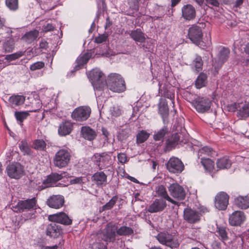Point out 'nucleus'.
<instances>
[{"label": "nucleus", "instance_id": "7c9ffc66", "mask_svg": "<svg viewBox=\"0 0 249 249\" xmlns=\"http://www.w3.org/2000/svg\"><path fill=\"white\" fill-rule=\"evenodd\" d=\"M25 52L23 51H18L15 53H13L10 54H8L5 55L4 57V60H5V62L2 63L3 65L0 66L1 67H6V66L10 65L11 64V62L14 60H15L17 59H18L22 56L24 55Z\"/></svg>", "mask_w": 249, "mask_h": 249}, {"label": "nucleus", "instance_id": "13d9d810", "mask_svg": "<svg viewBox=\"0 0 249 249\" xmlns=\"http://www.w3.org/2000/svg\"><path fill=\"white\" fill-rule=\"evenodd\" d=\"M45 66L44 63L42 61L35 62L30 65V69L32 71L40 70Z\"/></svg>", "mask_w": 249, "mask_h": 249}, {"label": "nucleus", "instance_id": "6ab92c4d", "mask_svg": "<svg viewBox=\"0 0 249 249\" xmlns=\"http://www.w3.org/2000/svg\"><path fill=\"white\" fill-rule=\"evenodd\" d=\"M181 17L185 20H191L196 17V10L195 8L190 4L184 5L181 8Z\"/></svg>", "mask_w": 249, "mask_h": 249}, {"label": "nucleus", "instance_id": "4468645a", "mask_svg": "<svg viewBox=\"0 0 249 249\" xmlns=\"http://www.w3.org/2000/svg\"><path fill=\"white\" fill-rule=\"evenodd\" d=\"M229 196L227 193L221 192L215 197L214 206L219 210L226 209L229 204Z\"/></svg>", "mask_w": 249, "mask_h": 249}, {"label": "nucleus", "instance_id": "e433bc0d", "mask_svg": "<svg viewBox=\"0 0 249 249\" xmlns=\"http://www.w3.org/2000/svg\"><path fill=\"white\" fill-rule=\"evenodd\" d=\"M159 112L161 116L163 124H166L169 115V109L166 103H163L159 106Z\"/></svg>", "mask_w": 249, "mask_h": 249}, {"label": "nucleus", "instance_id": "ddd939ff", "mask_svg": "<svg viewBox=\"0 0 249 249\" xmlns=\"http://www.w3.org/2000/svg\"><path fill=\"white\" fill-rule=\"evenodd\" d=\"M167 207V203L163 198H156L146 208L147 212L156 213L163 211Z\"/></svg>", "mask_w": 249, "mask_h": 249}, {"label": "nucleus", "instance_id": "052dcab7", "mask_svg": "<svg viewBox=\"0 0 249 249\" xmlns=\"http://www.w3.org/2000/svg\"><path fill=\"white\" fill-rule=\"evenodd\" d=\"M107 38V36L105 34L99 35L94 39V42L97 44H100L105 42Z\"/></svg>", "mask_w": 249, "mask_h": 249}, {"label": "nucleus", "instance_id": "4d7b16f0", "mask_svg": "<svg viewBox=\"0 0 249 249\" xmlns=\"http://www.w3.org/2000/svg\"><path fill=\"white\" fill-rule=\"evenodd\" d=\"M110 111L112 116H119L122 114V110L118 106H114L110 107Z\"/></svg>", "mask_w": 249, "mask_h": 249}, {"label": "nucleus", "instance_id": "58836bf2", "mask_svg": "<svg viewBox=\"0 0 249 249\" xmlns=\"http://www.w3.org/2000/svg\"><path fill=\"white\" fill-rule=\"evenodd\" d=\"M29 115V112L27 111H16L14 113V116L18 124L21 126L23 125V121L26 120Z\"/></svg>", "mask_w": 249, "mask_h": 249}, {"label": "nucleus", "instance_id": "b1692460", "mask_svg": "<svg viewBox=\"0 0 249 249\" xmlns=\"http://www.w3.org/2000/svg\"><path fill=\"white\" fill-rule=\"evenodd\" d=\"M246 216L242 211H235L229 217V223L231 226H240L245 220Z\"/></svg>", "mask_w": 249, "mask_h": 249}, {"label": "nucleus", "instance_id": "1a4fd4ad", "mask_svg": "<svg viewBox=\"0 0 249 249\" xmlns=\"http://www.w3.org/2000/svg\"><path fill=\"white\" fill-rule=\"evenodd\" d=\"M91 109L88 106H82L76 108L71 113V118L76 121H84L90 116Z\"/></svg>", "mask_w": 249, "mask_h": 249}, {"label": "nucleus", "instance_id": "09e8293b", "mask_svg": "<svg viewBox=\"0 0 249 249\" xmlns=\"http://www.w3.org/2000/svg\"><path fill=\"white\" fill-rule=\"evenodd\" d=\"M130 129L129 128L121 129L117 136L118 140L122 142L125 141L130 135Z\"/></svg>", "mask_w": 249, "mask_h": 249}, {"label": "nucleus", "instance_id": "f704fd0d", "mask_svg": "<svg viewBox=\"0 0 249 249\" xmlns=\"http://www.w3.org/2000/svg\"><path fill=\"white\" fill-rule=\"evenodd\" d=\"M200 162L206 171H212L214 167V162L208 157H201Z\"/></svg>", "mask_w": 249, "mask_h": 249}, {"label": "nucleus", "instance_id": "0eeeda50", "mask_svg": "<svg viewBox=\"0 0 249 249\" xmlns=\"http://www.w3.org/2000/svg\"><path fill=\"white\" fill-rule=\"evenodd\" d=\"M196 142L192 143L189 145V148L191 151L197 152L198 159L201 157H214L217 155L216 152L212 147L208 146H205L201 148H199L198 145H196Z\"/></svg>", "mask_w": 249, "mask_h": 249}, {"label": "nucleus", "instance_id": "f8f14e48", "mask_svg": "<svg viewBox=\"0 0 249 249\" xmlns=\"http://www.w3.org/2000/svg\"><path fill=\"white\" fill-rule=\"evenodd\" d=\"M200 217V213L191 208H186L183 211L184 219L189 223L194 224L197 223L199 221Z\"/></svg>", "mask_w": 249, "mask_h": 249}, {"label": "nucleus", "instance_id": "603ef678", "mask_svg": "<svg viewBox=\"0 0 249 249\" xmlns=\"http://www.w3.org/2000/svg\"><path fill=\"white\" fill-rule=\"evenodd\" d=\"M149 137V134L144 130L140 131L136 136L137 143H142L146 141Z\"/></svg>", "mask_w": 249, "mask_h": 249}, {"label": "nucleus", "instance_id": "72a5a7b5", "mask_svg": "<svg viewBox=\"0 0 249 249\" xmlns=\"http://www.w3.org/2000/svg\"><path fill=\"white\" fill-rule=\"evenodd\" d=\"M230 53V49L225 47H223L220 50L218 55V61L220 67L228 60Z\"/></svg>", "mask_w": 249, "mask_h": 249}, {"label": "nucleus", "instance_id": "cd10ccee", "mask_svg": "<svg viewBox=\"0 0 249 249\" xmlns=\"http://www.w3.org/2000/svg\"><path fill=\"white\" fill-rule=\"evenodd\" d=\"M81 134L85 139L90 141L95 139L97 136L95 131L87 126L81 127Z\"/></svg>", "mask_w": 249, "mask_h": 249}, {"label": "nucleus", "instance_id": "393cba45", "mask_svg": "<svg viewBox=\"0 0 249 249\" xmlns=\"http://www.w3.org/2000/svg\"><path fill=\"white\" fill-rule=\"evenodd\" d=\"M155 192L156 193V196L160 197V198H163L164 200H168L172 204L178 205V202L172 199L168 195L165 187L162 185H160L157 186L155 188Z\"/></svg>", "mask_w": 249, "mask_h": 249}, {"label": "nucleus", "instance_id": "f257e3e1", "mask_svg": "<svg viewBox=\"0 0 249 249\" xmlns=\"http://www.w3.org/2000/svg\"><path fill=\"white\" fill-rule=\"evenodd\" d=\"M175 127L177 132L171 135H169L165 141L163 148L164 151L165 152L171 151L178 144L185 142L183 139V133L185 132V128L182 127L181 125L176 126L175 124L174 125V127Z\"/></svg>", "mask_w": 249, "mask_h": 249}, {"label": "nucleus", "instance_id": "4be33fe9", "mask_svg": "<svg viewBox=\"0 0 249 249\" xmlns=\"http://www.w3.org/2000/svg\"><path fill=\"white\" fill-rule=\"evenodd\" d=\"M94 53V51L92 50L88 51L87 52L83 54L82 56H79L76 59L77 64L74 67L71 72H73L76 71L81 69L83 66L86 64L88 60L92 57Z\"/></svg>", "mask_w": 249, "mask_h": 249}, {"label": "nucleus", "instance_id": "c03bdc74", "mask_svg": "<svg viewBox=\"0 0 249 249\" xmlns=\"http://www.w3.org/2000/svg\"><path fill=\"white\" fill-rule=\"evenodd\" d=\"M92 180L95 181L97 185H102L107 181V176L104 172H95L92 176Z\"/></svg>", "mask_w": 249, "mask_h": 249}, {"label": "nucleus", "instance_id": "5fc2aeb1", "mask_svg": "<svg viewBox=\"0 0 249 249\" xmlns=\"http://www.w3.org/2000/svg\"><path fill=\"white\" fill-rule=\"evenodd\" d=\"M193 64L195 65L196 69L197 71H199L202 69L203 62L201 56L198 54L196 55V57L193 60Z\"/></svg>", "mask_w": 249, "mask_h": 249}, {"label": "nucleus", "instance_id": "c85d7f7f", "mask_svg": "<svg viewBox=\"0 0 249 249\" xmlns=\"http://www.w3.org/2000/svg\"><path fill=\"white\" fill-rule=\"evenodd\" d=\"M231 164V161L227 156L218 159L216 162V167L219 170H228Z\"/></svg>", "mask_w": 249, "mask_h": 249}, {"label": "nucleus", "instance_id": "a19ab883", "mask_svg": "<svg viewBox=\"0 0 249 249\" xmlns=\"http://www.w3.org/2000/svg\"><path fill=\"white\" fill-rule=\"evenodd\" d=\"M133 233L134 231L131 227L126 226H123L118 228L117 227V235L129 236L133 235Z\"/></svg>", "mask_w": 249, "mask_h": 249}, {"label": "nucleus", "instance_id": "69168bd1", "mask_svg": "<svg viewBox=\"0 0 249 249\" xmlns=\"http://www.w3.org/2000/svg\"><path fill=\"white\" fill-rule=\"evenodd\" d=\"M54 26L51 23H47L43 27V30L45 32L53 31Z\"/></svg>", "mask_w": 249, "mask_h": 249}, {"label": "nucleus", "instance_id": "e2e57ef3", "mask_svg": "<svg viewBox=\"0 0 249 249\" xmlns=\"http://www.w3.org/2000/svg\"><path fill=\"white\" fill-rule=\"evenodd\" d=\"M118 160L120 163L124 164L127 161L128 157L125 154L120 153L118 154Z\"/></svg>", "mask_w": 249, "mask_h": 249}, {"label": "nucleus", "instance_id": "39448f33", "mask_svg": "<svg viewBox=\"0 0 249 249\" xmlns=\"http://www.w3.org/2000/svg\"><path fill=\"white\" fill-rule=\"evenodd\" d=\"M188 36L192 42L202 49L206 46L203 41V33L200 27L193 25L188 29Z\"/></svg>", "mask_w": 249, "mask_h": 249}, {"label": "nucleus", "instance_id": "ea45409f", "mask_svg": "<svg viewBox=\"0 0 249 249\" xmlns=\"http://www.w3.org/2000/svg\"><path fill=\"white\" fill-rule=\"evenodd\" d=\"M38 35V32L37 30L30 31L26 33L21 39L27 43H31L37 38Z\"/></svg>", "mask_w": 249, "mask_h": 249}, {"label": "nucleus", "instance_id": "f3484780", "mask_svg": "<svg viewBox=\"0 0 249 249\" xmlns=\"http://www.w3.org/2000/svg\"><path fill=\"white\" fill-rule=\"evenodd\" d=\"M170 128L165 124L157 131H155L153 135V140L155 141L160 142V143H163L165 139L167 138L170 134Z\"/></svg>", "mask_w": 249, "mask_h": 249}, {"label": "nucleus", "instance_id": "9b49d317", "mask_svg": "<svg viewBox=\"0 0 249 249\" xmlns=\"http://www.w3.org/2000/svg\"><path fill=\"white\" fill-rule=\"evenodd\" d=\"M117 225L108 223L103 231L102 239L106 242H113L117 235Z\"/></svg>", "mask_w": 249, "mask_h": 249}, {"label": "nucleus", "instance_id": "3c124183", "mask_svg": "<svg viewBox=\"0 0 249 249\" xmlns=\"http://www.w3.org/2000/svg\"><path fill=\"white\" fill-rule=\"evenodd\" d=\"M118 197L116 196H113L107 203L100 208V211L103 212L111 209L116 203Z\"/></svg>", "mask_w": 249, "mask_h": 249}, {"label": "nucleus", "instance_id": "9d476101", "mask_svg": "<svg viewBox=\"0 0 249 249\" xmlns=\"http://www.w3.org/2000/svg\"><path fill=\"white\" fill-rule=\"evenodd\" d=\"M36 200L35 198L25 200H19L15 206H13V210L16 213H22L34 209L36 206Z\"/></svg>", "mask_w": 249, "mask_h": 249}, {"label": "nucleus", "instance_id": "c756f323", "mask_svg": "<svg viewBox=\"0 0 249 249\" xmlns=\"http://www.w3.org/2000/svg\"><path fill=\"white\" fill-rule=\"evenodd\" d=\"M129 36L131 38L136 42L142 43L145 42L146 40L145 34L142 32L140 28H137L136 30H132Z\"/></svg>", "mask_w": 249, "mask_h": 249}, {"label": "nucleus", "instance_id": "7ed1b4c3", "mask_svg": "<svg viewBox=\"0 0 249 249\" xmlns=\"http://www.w3.org/2000/svg\"><path fill=\"white\" fill-rule=\"evenodd\" d=\"M107 86L110 90L118 93L124 92L126 89L124 80L117 73L109 75Z\"/></svg>", "mask_w": 249, "mask_h": 249}, {"label": "nucleus", "instance_id": "6e6d98bb", "mask_svg": "<svg viewBox=\"0 0 249 249\" xmlns=\"http://www.w3.org/2000/svg\"><path fill=\"white\" fill-rule=\"evenodd\" d=\"M46 146V142L41 139L36 140L33 142V148L38 150H43Z\"/></svg>", "mask_w": 249, "mask_h": 249}, {"label": "nucleus", "instance_id": "774afa93", "mask_svg": "<svg viewBox=\"0 0 249 249\" xmlns=\"http://www.w3.org/2000/svg\"><path fill=\"white\" fill-rule=\"evenodd\" d=\"M71 184H81L83 182L82 177H77L70 179Z\"/></svg>", "mask_w": 249, "mask_h": 249}, {"label": "nucleus", "instance_id": "bb28decb", "mask_svg": "<svg viewBox=\"0 0 249 249\" xmlns=\"http://www.w3.org/2000/svg\"><path fill=\"white\" fill-rule=\"evenodd\" d=\"M62 178V175L61 174H58L56 173L52 172L50 175L48 176L46 179L43 180V188L52 186L53 184L60 180Z\"/></svg>", "mask_w": 249, "mask_h": 249}, {"label": "nucleus", "instance_id": "0e129e2a", "mask_svg": "<svg viewBox=\"0 0 249 249\" xmlns=\"http://www.w3.org/2000/svg\"><path fill=\"white\" fill-rule=\"evenodd\" d=\"M92 249H107V246L103 243L96 242L92 245Z\"/></svg>", "mask_w": 249, "mask_h": 249}, {"label": "nucleus", "instance_id": "2eb2a0df", "mask_svg": "<svg viewBox=\"0 0 249 249\" xmlns=\"http://www.w3.org/2000/svg\"><path fill=\"white\" fill-rule=\"evenodd\" d=\"M45 231L47 236L53 238H58L63 234L61 226L54 222L47 225Z\"/></svg>", "mask_w": 249, "mask_h": 249}, {"label": "nucleus", "instance_id": "bf43d9fd", "mask_svg": "<svg viewBox=\"0 0 249 249\" xmlns=\"http://www.w3.org/2000/svg\"><path fill=\"white\" fill-rule=\"evenodd\" d=\"M162 95L165 98L169 99L173 103V99L175 97V94L172 91L165 89L163 90Z\"/></svg>", "mask_w": 249, "mask_h": 249}, {"label": "nucleus", "instance_id": "79ce46f5", "mask_svg": "<svg viewBox=\"0 0 249 249\" xmlns=\"http://www.w3.org/2000/svg\"><path fill=\"white\" fill-rule=\"evenodd\" d=\"M15 48L14 39L12 38H9L5 40L2 44V50L5 53L13 52Z\"/></svg>", "mask_w": 249, "mask_h": 249}, {"label": "nucleus", "instance_id": "412c9836", "mask_svg": "<svg viewBox=\"0 0 249 249\" xmlns=\"http://www.w3.org/2000/svg\"><path fill=\"white\" fill-rule=\"evenodd\" d=\"M110 157L109 155L105 153L95 154L94 155L93 160L96 165H97L99 170L104 169L106 166H108L109 163V160Z\"/></svg>", "mask_w": 249, "mask_h": 249}, {"label": "nucleus", "instance_id": "a878e982", "mask_svg": "<svg viewBox=\"0 0 249 249\" xmlns=\"http://www.w3.org/2000/svg\"><path fill=\"white\" fill-rule=\"evenodd\" d=\"M72 128V124L70 121H65L59 124L58 128V133L60 136H66L71 133Z\"/></svg>", "mask_w": 249, "mask_h": 249}, {"label": "nucleus", "instance_id": "2f4dec72", "mask_svg": "<svg viewBox=\"0 0 249 249\" xmlns=\"http://www.w3.org/2000/svg\"><path fill=\"white\" fill-rule=\"evenodd\" d=\"M97 8L98 10L96 12V17L93 22L91 25L90 29L89 30V32H91L92 29L95 27V22H98L99 17L101 15L102 13L106 10V5L104 0H102L101 1H97Z\"/></svg>", "mask_w": 249, "mask_h": 249}, {"label": "nucleus", "instance_id": "4c0bfd02", "mask_svg": "<svg viewBox=\"0 0 249 249\" xmlns=\"http://www.w3.org/2000/svg\"><path fill=\"white\" fill-rule=\"evenodd\" d=\"M208 77L206 74L201 72L195 81V86L197 89H201L206 86L208 83Z\"/></svg>", "mask_w": 249, "mask_h": 249}, {"label": "nucleus", "instance_id": "6e6552de", "mask_svg": "<svg viewBox=\"0 0 249 249\" xmlns=\"http://www.w3.org/2000/svg\"><path fill=\"white\" fill-rule=\"evenodd\" d=\"M192 104L198 112L202 113L208 111L211 106V102L209 98L199 96L193 100Z\"/></svg>", "mask_w": 249, "mask_h": 249}, {"label": "nucleus", "instance_id": "a211bd4d", "mask_svg": "<svg viewBox=\"0 0 249 249\" xmlns=\"http://www.w3.org/2000/svg\"><path fill=\"white\" fill-rule=\"evenodd\" d=\"M166 168L169 171H183L184 165L179 159L172 157L166 163Z\"/></svg>", "mask_w": 249, "mask_h": 249}, {"label": "nucleus", "instance_id": "8fccbe9b", "mask_svg": "<svg viewBox=\"0 0 249 249\" xmlns=\"http://www.w3.org/2000/svg\"><path fill=\"white\" fill-rule=\"evenodd\" d=\"M6 171H24V167L20 163L15 162L7 166Z\"/></svg>", "mask_w": 249, "mask_h": 249}, {"label": "nucleus", "instance_id": "de8ad7c7", "mask_svg": "<svg viewBox=\"0 0 249 249\" xmlns=\"http://www.w3.org/2000/svg\"><path fill=\"white\" fill-rule=\"evenodd\" d=\"M237 116L242 119H246L249 117V103L245 104L238 110Z\"/></svg>", "mask_w": 249, "mask_h": 249}, {"label": "nucleus", "instance_id": "a18cd8bd", "mask_svg": "<svg viewBox=\"0 0 249 249\" xmlns=\"http://www.w3.org/2000/svg\"><path fill=\"white\" fill-rule=\"evenodd\" d=\"M18 147L23 155L30 156L32 154V151L29 147L26 140H23L18 144Z\"/></svg>", "mask_w": 249, "mask_h": 249}, {"label": "nucleus", "instance_id": "dca6fc26", "mask_svg": "<svg viewBox=\"0 0 249 249\" xmlns=\"http://www.w3.org/2000/svg\"><path fill=\"white\" fill-rule=\"evenodd\" d=\"M171 196L178 200H183L185 197V192L183 188L178 183H173L168 188Z\"/></svg>", "mask_w": 249, "mask_h": 249}, {"label": "nucleus", "instance_id": "338daca9", "mask_svg": "<svg viewBox=\"0 0 249 249\" xmlns=\"http://www.w3.org/2000/svg\"><path fill=\"white\" fill-rule=\"evenodd\" d=\"M221 242L218 240H214L211 244V246L213 249H221Z\"/></svg>", "mask_w": 249, "mask_h": 249}, {"label": "nucleus", "instance_id": "423d86ee", "mask_svg": "<svg viewBox=\"0 0 249 249\" xmlns=\"http://www.w3.org/2000/svg\"><path fill=\"white\" fill-rule=\"evenodd\" d=\"M71 155L69 151L62 149L56 152L54 158V164L59 168L66 167L70 160Z\"/></svg>", "mask_w": 249, "mask_h": 249}, {"label": "nucleus", "instance_id": "49530a36", "mask_svg": "<svg viewBox=\"0 0 249 249\" xmlns=\"http://www.w3.org/2000/svg\"><path fill=\"white\" fill-rule=\"evenodd\" d=\"M216 232L220 237V240L225 244V242L229 239L226 228L223 226H217Z\"/></svg>", "mask_w": 249, "mask_h": 249}, {"label": "nucleus", "instance_id": "c9c22d12", "mask_svg": "<svg viewBox=\"0 0 249 249\" xmlns=\"http://www.w3.org/2000/svg\"><path fill=\"white\" fill-rule=\"evenodd\" d=\"M141 0H128V4L130 10L126 11V15L129 16H133L135 12L139 9V2Z\"/></svg>", "mask_w": 249, "mask_h": 249}, {"label": "nucleus", "instance_id": "5701e85b", "mask_svg": "<svg viewBox=\"0 0 249 249\" xmlns=\"http://www.w3.org/2000/svg\"><path fill=\"white\" fill-rule=\"evenodd\" d=\"M64 203V197L61 195H53L50 196L47 201V205L51 208L59 209L62 207Z\"/></svg>", "mask_w": 249, "mask_h": 249}, {"label": "nucleus", "instance_id": "864d4df0", "mask_svg": "<svg viewBox=\"0 0 249 249\" xmlns=\"http://www.w3.org/2000/svg\"><path fill=\"white\" fill-rule=\"evenodd\" d=\"M6 6L12 11L18 9V0H5Z\"/></svg>", "mask_w": 249, "mask_h": 249}, {"label": "nucleus", "instance_id": "aec40b11", "mask_svg": "<svg viewBox=\"0 0 249 249\" xmlns=\"http://www.w3.org/2000/svg\"><path fill=\"white\" fill-rule=\"evenodd\" d=\"M49 220L56 223L65 225H70L72 223V219L64 213H59L49 216Z\"/></svg>", "mask_w": 249, "mask_h": 249}, {"label": "nucleus", "instance_id": "20e7f679", "mask_svg": "<svg viewBox=\"0 0 249 249\" xmlns=\"http://www.w3.org/2000/svg\"><path fill=\"white\" fill-rule=\"evenodd\" d=\"M156 238L160 244L172 249L178 248L179 246L175 233L170 232L169 231L160 232Z\"/></svg>", "mask_w": 249, "mask_h": 249}, {"label": "nucleus", "instance_id": "680f3d73", "mask_svg": "<svg viewBox=\"0 0 249 249\" xmlns=\"http://www.w3.org/2000/svg\"><path fill=\"white\" fill-rule=\"evenodd\" d=\"M23 172H7V175L11 178L19 179L23 175Z\"/></svg>", "mask_w": 249, "mask_h": 249}, {"label": "nucleus", "instance_id": "37998d69", "mask_svg": "<svg viewBox=\"0 0 249 249\" xmlns=\"http://www.w3.org/2000/svg\"><path fill=\"white\" fill-rule=\"evenodd\" d=\"M25 100V97L23 95H13L10 97L9 102L15 106L22 105Z\"/></svg>", "mask_w": 249, "mask_h": 249}, {"label": "nucleus", "instance_id": "473e14b6", "mask_svg": "<svg viewBox=\"0 0 249 249\" xmlns=\"http://www.w3.org/2000/svg\"><path fill=\"white\" fill-rule=\"evenodd\" d=\"M236 206L242 209H247L249 208V195L245 196H238L234 199Z\"/></svg>", "mask_w": 249, "mask_h": 249}, {"label": "nucleus", "instance_id": "f03ea898", "mask_svg": "<svg viewBox=\"0 0 249 249\" xmlns=\"http://www.w3.org/2000/svg\"><path fill=\"white\" fill-rule=\"evenodd\" d=\"M88 77L94 90L101 91L107 87L106 77L99 69H92L89 72Z\"/></svg>", "mask_w": 249, "mask_h": 249}]
</instances>
